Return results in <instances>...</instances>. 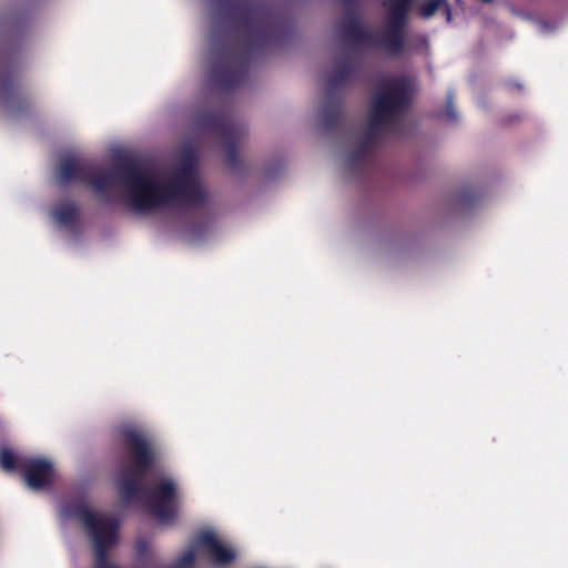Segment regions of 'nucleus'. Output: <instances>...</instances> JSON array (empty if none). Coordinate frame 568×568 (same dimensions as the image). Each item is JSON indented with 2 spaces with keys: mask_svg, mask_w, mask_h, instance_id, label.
Instances as JSON below:
<instances>
[{
  "mask_svg": "<svg viewBox=\"0 0 568 568\" xmlns=\"http://www.w3.org/2000/svg\"><path fill=\"white\" fill-rule=\"evenodd\" d=\"M196 125L223 140L225 163L230 169L235 171L241 168L237 149L247 135L244 124L236 122L225 111H206L197 116Z\"/></svg>",
  "mask_w": 568,
  "mask_h": 568,
  "instance_id": "7",
  "label": "nucleus"
},
{
  "mask_svg": "<svg viewBox=\"0 0 568 568\" xmlns=\"http://www.w3.org/2000/svg\"><path fill=\"white\" fill-rule=\"evenodd\" d=\"M445 7V13L447 20H450L452 13L450 9L447 4V0H427L420 4L419 14L420 17L428 19L440 8Z\"/></svg>",
  "mask_w": 568,
  "mask_h": 568,
  "instance_id": "16",
  "label": "nucleus"
},
{
  "mask_svg": "<svg viewBox=\"0 0 568 568\" xmlns=\"http://www.w3.org/2000/svg\"><path fill=\"white\" fill-rule=\"evenodd\" d=\"M342 2L347 8L346 12H357L356 0H342Z\"/></svg>",
  "mask_w": 568,
  "mask_h": 568,
  "instance_id": "20",
  "label": "nucleus"
},
{
  "mask_svg": "<svg viewBox=\"0 0 568 568\" xmlns=\"http://www.w3.org/2000/svg\"><path fill=\"white\" fill-rule=\"evenodd\" d=\"M129 163H134V162L133 161H129L123 166H121V168H119V169H116V170H114L112 172H104V173L94 174V171H93L91 173V175H90V180L87 181V184L90 185L95 191V193L98 194L100 201L105 202V203H110L112 201V197H111L110 194H111V191H112L113 186L118 182H121L123 184V186H124L125 192H126L128 205L133 211V209L130 205L129 192H128L126 185H125L123 176H122V170Z\"/></svg>",
  "mask_w": 568,
  "mask_h": 568,
  "instance_id": "10",
  "label": "nucleus"
},
{
  "mask_svg": "<svg viewBox=\"0 0 568 568\" xmlns=\"http://www.w3.org/2000/svg\"><path fill=\"white\" fill-rule=\"evenodd\" d=\"M199 545L206 550V554L214 566H226L235 560V551L223 545L212 531H204L201 534L199 537Z\"/></svg>",
  "mask_w": 568,
  "mask_h": 568,
  "instance_id": "12",
  "label": "nucleus"
},
{
  "mask_svg": "<svg viewBox=\"0 0 568 568\" xmlns=\"http://www.w3.org/2000/svg\"><path fill=\"white\" fill-rule=\"evenodd\" d=\"M414 0H389L385 30L375 39L377 47L390 57L412 54L414 40L407 38L408 17Z\"/></svg>",
  "mask_w": 568,
  "mask_h": 568,
  "instance_id": "6",
  "label": "nucleus"
},
{
  "mask_svg": "<svg viewBox=\"0 0 568 568\" xmlns=\"http://www.w3.org/2000/svg\"><path fill=\"white\" fill-rule=\"evenodd\" d=\"M343 36L352 42L372 44L376 49L381 50L375 39L378 36H374L371 30L362 24L358 12H346L339 24Z\"/></svg>",
  "mask_w": 568,
  "mask_h": 568,
  "instance_id": "11",
  "label": "nucleus"
},
{
  "mask_svg": "<svg viewBox=\"0 0 568 568\" xmlns=\"http://www.w3.org/2000/svg\"><path fill=\"white\" fill-rule=\"evenodd\" d=\"M52 217L59 224L73 227L79 221L80 211L74 203H64L55 206L52 211Z\"/></svg>",
  "mask_w": 568,
  "mask_h": 568,
  "instance_id": "15",
  "label": "nucleus"
},
{
  "mask_svg": "<svg viewBox=\"0 0 568 568\" xmlns=\"http://www.w3.org/2000/svg\"><path fill=\"white\" fill-rule=\"evenodd\" d=\"M224 19L242 39L224 44L210 70L211 83L230 91L244 82L252 55L282 37L276 11L260 0H222Z\"/></svg>",
  "mask_w": 568,
  "mask_h": 568,
  "instance_id": "1",
  "label": "nucleus"
},
{
  "mask_svg": "<svg viewBox=\"0 0 568 568\" xmlns=\"http://www.w3.org/2000/svg\"><path fill=\"white\" fill-rule=\"evenodd\" d=\"M194 562H195V552H194V550H192V549H190V550L185 551V552L181 556V558H180V560H179V565H180L181 567H191V566H193V565H194Z\"/></svg>",
  "mask_w": 568,
  "mask_h": 568,
  "instance_id": "18",
  "label": "nucleus"
},
{
  "mask_svg": "<svg viewBox=\"0 0 568 568\" xmlns=\"http://www.w3.org/2000/svg\"><path fill=\"white\" fill-rule=\"evenodd\" d=\"M140 552H142L143 548H144V545L143 544H140Z\"/></svg>",
  "mask_w": 568,
  "mask_h": 568,
  "instance_id": "21",
  "label": "nucleus"
},
{
  "mask_svg": "<svg viewBox=\"0 0 568 568\" xmlns=\"http://www.w3.org/2000/svg\"><path fill=\"white\" fill-rule=\"evenodd\" d=\"M123 447L129 462L121 466L119 490L122 500L130 504L143 499L148 511L160 521H172L178 516V487L172 478H162L151 488L144 486L145 477L158 464L154 444L134 429L122 432Z\"/></svg>",
  "mask_w": 568,
  "mask_h": 568,
  "instance_id": "2",
  "label": "nucleus"
},
{
  "mask_svg": "<svg viewBox=\"0 0 568 568\" xmlns=\"http://www.w3.org/2000/svg\"><path fill=\"white\" fill-rule=\"evenodd\" d=\"M22 459H18L14 453L9 448H2L0 450V466L3 470L13 471L16 469H20V462Z\"/></svg>",
  "mask_w": 568,
  "mask_h": 568,
  "instance_id": "17",
  "label": "nucleus"
},
{
  "mask_svg": "<svg viewBox=\"0 0 568 568\" xmlns=\"http://www.w3.org/2000/svg\"><path fill=\"white\" fill-rule=\"evenodd\" d=\"M359 68V61L349 57L342 58L327 77L329 90L323 101L321 118L324 129H336L342 122L343 104L335 90L346 85Z\"/></svg>",
  "mask_w": 568,
  "mask_h": 568,
  "instance_id": "8",
  "label": "nucleus"
},
{
  "mask_svg": "<svg viewBox=\"0 0 568 568\" xmlns=\"http://www.w3.org/2000/svg\"><path fill=\"white\" fill-rule=\"evenodd\" d=\"M20 470L27 485L36 490L48 488L53 481V465L42 458H24L20 462Z\"/></svg>",
  "mask_w": 568,
  "mask_h": 568,
  "instance_id": "9",
  "label": "nucleus"
},
{
  "mask_svg": "<svg viewBox=\"0 0 568 568\" xmlns=\"http://www.w3.org/2000/svg\"><path fill=\"white\" fill-rule=\"evenodd\" d=\"M67 513L84 526L91 538L95 551V568H119L108 559L110 549L118 541L119 520L114 516L92 511L83 501L70 504Z\"/></svg>",
  "mask_w": 568,
  "mask_h": 568,
  "instance_id": "5",
  "label": "nucleus"
},
{
  "mask_svg": "<svg viewBox=\"0 0 568 568\" xmlns=\"http://www.w3.org/2000/svg\"><path fill=\"white\" fill-rule=\"evenodd\" d=\"M0 94L3 102L8 105L20 103L22 94L17 75L12 71L4 72L0 77Z\"/></svg>",
  "mask_w": 568,
  "mask_h": 568,
  "instance_id": "14",
  "label": "nucleus"
},
{
  "mask_svg": "<svg viewBox=\"0 0 568 568\" xmlns=\"http://www.w3.org/2000/svg\"><path fill=\"white\" fill-rule=\"evenodd\" d=\"M134 212L151 213L169 206L196 207L204 203L206 194L196 176V159L192 153L183 155L169 182L143 171L138 163H129L122 170Z\"/></svg>",
  "mask_w": 568,
  "mask_h": 568,
  "instance_id": "3",
  "label": "nucleus"
},
{
  "mask_svg": "<svg viewBox=\"0 0 568 568\" xmlns=\"http://www.w3.org/2000/svg\"><path fill=\"white\" fill-rule=\"evenodd\" d=\"M92 172L93 166L89 162L74 158H65L61 160L59 164V181L63 185L71 182L87 184Z\"/></svg>",
  "mask_w": 568,
  "mask_h": 568,
  "instance_id": "13",
  "label": "nucleus"
},
{
  "mask_svg": "<svg viewBox=\"0 0 568 568\" xmlns=\"http://www.w3.org/2000/svg\"><path fill=\"white\" fill-rule=\"evenodd\" d=\"M412 95L410 83L404 77L383 84L373 99L367 131L348 155L347 166L349 170H362L371 163L377 133L389 131L394 124L400 121L410 105Z\"/></svg>",
  "mask_w": 568,
  "mask_h": 568,
  "instance_id": "4",
  "label": "nucleus"
},
{
  "mask_svg": "<svg viewBox=\"0 0 568 568\" xmlns=\"http://www.w3.org/2000/svg\"><path fill=\"white\" fill-rule=\"evenodd\" d=\"M446 116L450 121H455L457 119V114H456V111L453 105V95L452 94L448 95V102H447V106H446Z\"/></svg>",
  "mask_w": 568,
  "mask_h": 568,
  "instance_id": "19",
  "label": "nucleus"
}]
</instances>
